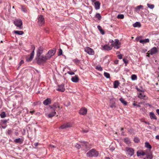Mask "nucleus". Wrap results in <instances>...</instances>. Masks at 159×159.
Returning a JSON list of instances; mask_svg holds the SVG:
<instances>
[{
  "mask_svg": "<svg viewBox=\"0 0 159 159\" xmlns=\"http://www.w3.org/2000/svg\"><path fill=\"white\" fill-rule=\"evenodd\" d=\"M48 59V58L47 56H44L43 55L36 57H35V60L37 61V63L39 65L45 63Z\"/></svg>",
  "mask_w": 159,
  "mask_h": 159,
  "instance_id": "nucleus-1",
  "label": "nucleus"
},
{
  "mask_svg": "<svg viewBox=\"0 0 159 159\" xmlns=\"http://www.w3.org/2000/svg\"><path fill=\"white\" fill-rule=\"evenodd\" d=\"M99 155V152L94 149H92L89 150L87 153V157H97Z\"/></svg>",
  "mask_w": 159,
  "mask_h": 159,
  "instance_id": "nucleus-2",
  "label": "nucleus"
},
{
  "mask_svg": "<svg viewBox=\"0 0 159 159\" xmlns=\"http://www.w3.org/2000/svg\"><path fill=\"white\" fill-rule=\"evenodd\" d=\"M14 24L17 28L19 29H22L23 23L22 20L20 19H16L14 21Z\"/></svg>",
  "mask_w": 159,
  "mask_h": 159,
  "instance_id": "nucleus-3",
  "label": "nucleus"
},
{
  "mask_svg": "<svg viewBox=\"0 0 159 159\" xmlns=\"http://www.w3.org/2000/svg\"><path fill=\"white\" fill-rule=\"evenodd\" d=\"M38 23L40 26H42L45 23V20L43 16L42 15H40L38 17Z\"/></svg>",
  "mask_w": 159,
  "mask_h": 159,
  "instance_id": "nucleus-4",
  "label": "nucleus"
},
{
  "mask_svg": "<svg viewBox=\"0 0 159 159\" xmlns=\"http://www.w3.org/2000/svg\"><path fill=\"white\" fill-rule=\"evenodd\" d=\"M56 52V49L55 48H53V49L50 50L47 53L46 55L48 57V58L49 59L55 54Z\"/></svg>",
  "mask_w": 159,
  "mask_h": 159,
  "instance_id": "nucleus-5",
  "label": "nucleus"
},
{
  "mask_svg": "<svg viewBox=\"0 0 159 159\" xmlns=\"http://www.w3.org/2000/svg\"><path fill=\"white\" fill-rule=\"evenodd\" d=\"M125 151L126 152V153L130 157L132 156L134 153V150L133 148L128 147L126 148Z\"/></svg>",
  "mask_w": 159,
  "mask_h": 159,
  "instance_id": "nucleus-6",
  "label": "nucleus"
},
{
  "mask_svg": "<svg viewBox=\"0 0 159 159\" xmlns=\"http://www.w3.org/2000/svg\"><path fill=\"white\" fill-rule=\"evenodd\" d=\"M115 41V42L113 43H112L111 45L112 46V47L113 46L116 49H119L120 47L121 43L118 39H116Z\"/></svg>",
  "mask_w": 159,
  "mask_h": 159,
  "instance_id": "nucleus-7",
  "label": "nucleus"
},
{
  "mask_svg": "<svg viewBox=\"0 0 159 159\" xmlns=\"http://www.w3.org/2000/svg\"><path fill=\"white\" fill-rule=\"evenodd\" d=\"M84 51L90 55H93L94 54L93 50L89 47H86L84 49Z\"/></svg>",
  "mask_w": 159,
  "mask_h": 159,
  "instance_id": "nucleus-8",
  "label": "nucleus"
},
{
  "mask_svg": "<svg viewBox=\"0 0 159 159\" xmlns=\"http://www.w3.org/2000/svg\"><path fill=\"white\" fill-rule=\"evenodd\" d=\"M56 90L61 92H64L65 90L64 84H61L58 85Z\"/></svg>",
  "mask_w": 159,
  "mask_h": 159,
  "instance_id": "nucleus-9",
  "label": "nucleus"
},
{
  "mask_svg": "<svg viewBox=\"0 0 159 159\" xmlns=\"http://www.w3.org/2000/svg\"><path fill=\"white\" fill-rule=\"evenodd\" d=\"M43 48L42 46L39 47L37 51L36 57L40 56L43 53Z\"/></svg>",
  "mask_w": 159,
  "mask_h": 159,
  "instance_id": "nucleus-10",
  "label": "nucleus"
},
{
  "mask_svg": "<svg viewBox=\"0 0 159 159\" xmlns=\"http://www.w3.org/2000/svg\"><path fill=\"white\" fill-rule=\"evenodd\" d=\"M81 145L85 148L87 149H89L90 148L89 147L90 144L87 142L85 141H81Z\"/></svg>",
  "mask_w": 159,
  "mask_h": 159,
  "instance_id": "nucleus-11",
  "label": "nucleus"
},
{
  "mask_svg": "<svg viewBox=\"0 0 159 159\" xmlns=\"http://www.w3.org/2000/svg\"><path fill=\"white\" fill-rule=\"evenodd\" d=\"M102 49L104 50L110 51L112 49V46L111 45L109 46V45L107 44H105L104 46H102Z\"/></svg>",
  "mask_w": 159,
  "mask_h": 159,
  "instance_id": "nucleus-12",
  "label": "nucleus"
},
{
  "mask_svg": "<svg viewBox=\"0 0 159 159\" xmlns=\"http://www.w3.org/2000/svg\"><path fill=\"white\" fill-rule=\"evenodd\" d=\"M72 126L71 124L69 123H68L61 125L60 128L61 129H65L71 127Z\"/></svg>",
  "mask_w": 159,
  "mask_h": 159,
  "instance_id": "nucleus-13",
  "label": "nucleus"
},
{
  "mask_svg": "<svg viewBox=\"0 0 159 159\" xmlns=\"http://www.w3.org/2000/svg\"><path fill=\"white\" fill-rule=\"evenodd\" d=\"M87 109L85 108H82L79 111V113L82 115H85L87 114Z\"/></svg>",
  "mask_w": 159,
  "mask_h": 159,
  "instance_id": "nucleus-14",
  "label": "nucleus"
},
{
  "mask_svg": "<svg viewBox=\"0 0 159 159\" xmlns=\"http://www.w3.org/2000/svg\"><path fill=\"white\" fill-rule=\"evenodd\" d=\"M148 52H150V54L151 55H152L158 52V49L156 47H154L151 48Z\"/></svg>",
  "mask_w": 159,
  "mask_h": 159,
  "instance_id": "nucleus-15",
  "label": "nucleus"
},
{
  "mask_svg": "<svg viewBox=\"0 0 159 159\" xmlns=\"http://www.w3.org/2000/svg\"><path fill=\"white\" fill-rule=\"evenodd\" d=\"M71 80L73 82L77 83L79 80V79L78 75H75V76L72 77Z\"/></svg>",
  "mask_w": 159,
  "mask_h": 159,
  "instance_id": "nucleus-16",
  "label": "nucleus"
},
{
  "mask_svg": "<svg viewBox=\"0 0 159 159\" xmlns=\"http://www.w3.org/2000/svg\"><path fill=\"white\" fill-rule=\"evenodd\" d=\"M34 51H32L30 53V57L29 58H26V61L27 62L31 61L34 58Z\"/></svg>",
  "mask_w": 159,
  "mask_h": 159,
  "instance_id": "nucleus-17",
  "label": "nucleus"
},
{
  "mask_svg": "<svg viewBox=\"0 0 159 159\" xmlns=\"http://www.w3.org/2000/svg\"><path fill=\"white\" fill-rule=\"evenodd\" d=\"M95 9L96 10H99L100 8L101 3L99 1H97L94 4Z\"/></svg>",
  "mask_w": 159,
  "mask_h": 159,
  "instance_id": "nucleus-18",
  "label": "nucleus"
},
{
  "mask_svg": "<svg viewBox=\"0 0 159 159\" xmlns=\"http://www.w3.org/2000/svg\"><path fill=\"white\" fill-rule=\"evenodd\" d=\"M51 103V100L50 98H48L46 100H44L43 102V103L45 105H47L50 104Z\"/></svg>",
  "mask_w": 159,
  "mask_h": 159,
  "instance_id": "nucleus-19",
  "label": "nucleus"
},
{
  "mask_svg": "<svg viewBox=\"0 0 159 159\" xmlns=\"http://www.w3.org/2000/svg\"><path fill=\"white\" fill-rule=\"evenodd\" d=\"M50 106L55 110H56L57 108H58L59 109L62 108V107L61 108L60 107L59 103L58 102L54 103L53 105Z\"/></svg>",
  "mask_w": 159,
  "mask_h": 159,
  "instance_id": "nucleus-20",
  "label": "nucleus"
},
{
  "mask_svg": "<svg viewBox=\"0 0 159 159\" xmlns=\"http://www.w3.org/2000/svg\"><path fill=\"white\" fill-rule=\"evenodd\" d=\"M24 141V139L22 138H19L18 139H16L14 142L16 143H19L20 144H22Z\"/></svg>",
  "mask_w": 159,
  "mask_h": 159,
  "instance_id": "nucleus-21",
  "label": "nucleus"
},
{
  "mask_svg": "<svg viewBox=\"0 0 159 159\" xmlns=\"http://www.w3.org/2000/svg\"><path fill=\"white\" fill-rule=\"evenodd\" d=\"M145 155L147 156V157L148 159H152L153 158V156H152V153L151 151H149L148 152L146 153Z\"/></svg>",
  "mask_w": 159,
  "mask_h": 159,
  "instance_id": "nucleus-22",
  "label": "nucleus"
},
{
  "mask_svg": "<svg viewBox=\"0 0 159 159\" xmlns=\"http://www.w3.org/2000/svg\"><path fill=\"white\" fill-rule=\"evenodd\" d=\"M149 116L150 119H155L157 120V119L156 116L153 112H150L149 113Z\"/></svg>",
  "mask_w": 159,
  "mask_h": 159,
  "instance_id": "nucleus-23",
  "label": "nucleus"
},
{
  "mask_svg": "<svg viewBox=\"0 0 159 159\" xmlns=\"http://www.w3.org/2000/svg\"><path fill=\"white\" fill-rule=\"evenodd\" d=\"M143 6L141 5L138 6L135 8L134 11L135 12H138L140 11V9H143Z\"/></svg>",
  "mask_w": 159,
  "mask_h": 159,
  "instance_id": "nucleus-24",
  "label": "nucleus"
},
{
  "mask_svg": "<svg viewBox=\"0 0 159 159\" xmlns=\"http://www.w3.org/2000/svg\"><path fill=\"white\" fill-rule=\"evenodd\" d=\"M149 42V40L148 39H142L139 40V42L143 44L145 43H148Z\"/></svg>",
  "mask_w": 159,
  "mask_h": 159,
  "instance_id": "nucleus-25",
  "label": "nucleus"
},
{
  "mask_svg": "<svg viewBox=\"0 0 159 159\" xmlns=\"http://www.w3.org/2000/svg\"><path fill=\"white\" fill-rule=\"evenodd\" d=\"M145 147L146 148H149V151H151V150L152 148V147L151 145L150 144V143L148 142H146L145 143Z\"/></svg>",
  "mask_w": 159,
  "mask_h": 159,
  "instance_id": "nucleus-26",
  "label": "nucleus"
},
{
  "mask_svg": "<svg viewBox=\"0 0 159 159\" xmlns=\"http://www.w3.org/2000/svg\"><path fill=\"white\" fill-rule=\"evenodd\" d=\"M137 154L138 157H139L141 156H144L146 154V153L144 152L143 151H142L141 152L137 151Z\"/></svg>",
  "mask_w": 159,
  "mask_h": 159,
  "instance_id": "nucleus-27",
  "label": "nucleus"
},
{
  "mask_svg": "<svg viewBox=\"0 0 159 159\" xmlns=\"http://www.w3.org/2000/svg\"><path fill=\"white\" fill-rule=\"evenodd\" d=\"M120 84V83L118 80L115 81L113 83L114 88H116L118 87V85Z\"/></svg>",
  "mask_w": 159,
  "mask_h": 159,
  "instance_id": "nucleus-28",
  "label": "nucleus"
},
{
  "mask_svg": "<svg viewBox=\"0 0 159 159\" xmlns=\"http://www.w3.org/2000/svg\"><path fill=\"white\" fill-rule=\"evenodd\" d=\"M97 28L100 31V33L102 34L103 35L105 34V31H104V30H102V28L101 26L100 25H98L97 26Z\"/></svg>",
  "mask_w": 159,
  "mask_h": 159,
  "instance_id": "nucleus-29",
  "label": "nucleus"
},
{
  "mask_svg": "<svg viewBox=\"0 0 159 159\" xmlns=\"http://www.w3.org/2000/svg\"><path fill=\"white\" fill-rule=\"evenodd\" d=\"M133 26L134 27H140L141 26V24L140 22H136L135 23L133 24Z\"/></svg>",
  "mask_w": 159,
  "mask_h": 159,
  "instance_id": "nucleus-30",
  "label": "nucleus"
},
{
  "mask_svg": "<svg viewBox=\"0 0 159 159\" xmlns=\"http://www.w3.org/2000/svg\"><path fill=\"white\" fill-rule=\"evenodd\" d=\"M146 96L143 93H140L138 95V97L140 99H145Z\"/></svg>",
  "mask_w": 159,
  "mask_h": 159,
  "instance_id": "nucleus-31",
  "label": "nucleus"
},
{
  "mask_svg": "<svg viewBox=\"0 0 159 159\" xmlns=\"http://www.w3.org/2000/svg\"><path fill=\"white\" fill-rule=\"evenodd\" d=\"M14 33H15L17 34L20 35H22L24 33V32L23 31H18V30L14 31Z\"/></svg>",
  "mask_w": 159,
  "mask_h": 159,
  "instance_id": "nucleus-32",
  "label": "nucleus"
},
{
  "mask_svg": "<svg viewBox=\"0 0 159 159\" xmlns=\"http://www.w3.org/2000/svg\"><path fill=\"white\" fill-rule=\"evenodd\" d=\"M120 101L121 102L123 103L124 105H127V102L125 101L124 98H122L121 97L119 99Z\"/></svg>",
  "mask_w": 159,
  "mask_h": 159,
  "instance_id": "nucleus-33",
  "label": "nucleus"
},
{
  "mask_svg": "<svg viewBox=\"0 0 159 159\" xmlns=\"http://www.w3.org/2000/svg\"><path fill=\"white\" fill-rule=\"evenodd\" d=\"M124 141L127 144H129L130 143L129 139L128 137L124 138Z\"/></svg>",
  "mask_w": 159,
  "mask_h": 159,
  "instance_id": "nucleus-34",
  "label": "nucleus"
},
{
  "mask_svg": "<svg viewBox=\"0 0 159 159\" xmlns=\"http://www.w3.org/2000/svg\"><path fill=\"white\" fill-rule=\"evenodd\" d=\"M56 114V112H51L48 115V117L49 118H52Z\"/></svg>",
  "mask_w": 159,
  "mask_h": 159,
  "instance_id": "nucleus-35",
  "label": "nucleus"
},
{
  "mask_svg": "<svg viewBox=\"0 0 159 159\" xmlns=\"http://www.w3.org/2000/svg\"><path fill=\"white\" fill-rule=\"evenodd\" d=\"M0 116L1 118H3L6 117L7 115L5 111H2L0 114Z\"/></svg>",
  "mask_w": 159,
  "mask_h": 159,
  "instance_id": "nucleus-36",
  "label": "nucleus"
},
{
  "mask_svg": "<svg viewBox=\"0 0 159 159\" xmlns=\"http://www.w3.org/2000/svg\"><path fill=\"white\" fill-rule=\"evenodd\" d=\"M73 61L75 63L76 65H78V64L80 62V60H78L77 58L74 59L73 60Z\"/></svg>",
  "mask_w": 159,
  "mask_h": 159,
  "instance_id": "nucleus-37",
  "label": "nucleus"
},
{
  "mask_svg": "<svg viewBox=\"0 0 159 159\" xmlns=\"http://www.w3.org/2000/svg\"><path fill=\"white\" fill-rule=\"evenodd\" d=\"M95 17L99 20H100L102 18V16L99 13H97L95 16Z\"/></svg>",
  "mask_w": 159,
  "mask_h": 159,
  "instance_id": "nucleus-38",
  "label": "nucleus"
},
{
  "mask_svg": "<svg viewBox=\"0 0 159 159\" xmlns=\"http://www.w3.org/2000/svg\"><path fill=\"white\" fill-rule=\"evenodd\" d=\"M95 68L98 71H102L103 70V69L101 66L99 65L97 66Z\"/></svg>",
  "mask_w": 159,
  "mask_h": 159,
  "instance_id": "nucleus-39",
  "label": "nucleus"
},
{
  "mask_svg": "<svg viewBox=\"0 0 159 159\" xmlns=\"http://www.w3.org/2000/svg\"><path fill=\"white\" fill-rule=\"evenodd\" d=\"M104 75L107 78H110V75L109 73L107 72H104Z\"/></svg>",
  "mask_w": 159,
  "mask_h": 159,
  "instance_id": "nucleus-40",
  "label": "nucleus"
},
{
  "mask_svg": "<svg viewBox=\"0 0 159 159\" xmlns=\"http://www.w3.org/2000/svg\"><path fill=\"white\" fill-rule=\"evenodd\" d=\"M131 78L132 80H134L137 79V76L135 75H131Z\"/></svg>",
  "mask_w": 159,
  "mask_h": 159,
  "instance_id": "nucleus-41",
  "label": "nucleus"
},
{
  "mask_svg": "<svg viewBox=\"0 0 159 159\" xmlns=\"http://www.w3.org/2000/svg\"><path fill=\"white\" fill-rule=\"evenodd\" d=\"M12 131L11 129H8L7 132V134L8 135H11Z\"/></svg>",
  "mask_w": 159,
  "mask_h": 159,
  "instance_id": "nucleus-42",
  "label": "nucleus"
},
{
  "mask_svg": "<svg viewBox=\"0 0 159 159\" xmlns=\"http://www.w3.org/2000/svg\"><path fill=\"white\" fill-rule=\"evenodd\" d=\"M147 6L151 9H152L154 8V5L153 4H151L149 3H148L147 4Z\"/></svg>",
  "mask_w": 159,
  "mask_h": 159,
  "instance_id": "nucleus-43",
  "label": "nucleus"
},
{
  "mask_svg": "<svg viewBox=\"0 0 159 159\" xmlns=\"http://www.w3.org/2000/svg\"><path fill=\"white\" fill-rule=\"evenodd\" d=\"M9 120V119L7 120H1V122L2 124H5Z\"/></svg>",
  "mask_w": 159,
  "mask_h": 159,
  "instance_id": "nucleus-44",
  "label": "nucleus"
},
{
  "mask_svg": "<svg viewBox=\"0 0 159 159\" xmlns=\"http://www.w3.org/2000/svg\"><path fill=\"white\" fill-rule=\"evenodd\" d=\"M117 18L118 19H123L124 18V16L123 14H119L117 16Z\"/></svg>",
  "mask_w": 159,
  "mask_h": 159,
  "instance_id": "nucleus-45",
  "label": "nucleus"
},
{
  "mask_svg": "<svg viewBox=\"0 0 159 159\" xmlns=\"http://www.w3.org/2000/svg\"><path fill=\"white\" fill-rule=\"evenodd\" d=\"M62 51L61 49H59V51L58 53V56H60L61 55H62Z\"/></svg>",
  "mask_w": 159,
  "mask_h": 159,
  "instance_id": "nucleus-46",
  "label": "nucleus"
},
{
  "mask_svg": "<svg viewBox=\"0 0 159 159\" xmlns=\"http://www.w3.org/2000/svg\"><path fill=\"white\" fill-rule=\"evenodd\" d=\"M49 107L50 108V111L51 112H56L55 111L56 110L54 108L53 109L52 107H51L50 106H49Z\"/></svg>",
  "mask_w": 159,
  "mask_h": 159,
  "instance_id": "nucleus-47",
  "label": "nucleus"
},
{
  "mask_svg": "<svg viewBox=\"0 0 159 159\" xmlns=\"http://www.w3.org/2000/svg\"><path fill=\"white\" fill-rule=\"evenodd\" d=\"M24 61L23 60H21L20 63L19 64V66L18 68L21 65L24 63Z\"/></svg>",
  "mask_w": 159,
  "mask_h": 159,
  "instance_id": "nucleus-48",
  "label": "nucleus"
},
{
  "mask_svg": "<svg viewBox=\"0 0 159 159\" xmlns=\"http://www.w3.org/2000/svg\"><path fill=\"white\" fill-rule=\"evenodd\" d=\"M75 147L77 148L78 149H79L81 148V145L80 144L77 143L75 145Z\"/></svg>",
  "mask_w": 159,
  "mask_h": 159,
  "instance_id": "nucleus-49",
  "label": "nucleus"
},
{
  "mask_svg": "<svg viewBox=\"0 0 159 159\" xmlns=\"http://www.w3.org/2000/svg\"><path fill=\"white\" fill-rule=\"evenodd\" d=\"M134 141L135 143H138L139 141V140L138 138H136L134 139Z\"/></svg>",
  "mask_w": 159,
  "mask_h": 159,
  "instance_id": "nucleus-50",
  "label": "nucleus"
},
{
  "mask_svg": "<svg viewBox=\"0 0 159 159\" xmlns=\"http://www.w3.org/2000/svg\"><path fill=\"white\" fill-rule=\"evenodd\" d=\"M21 10L24 12H26L27 11L26 9L25 8H24L23 7H21Z\"/></svg>",
  "mask_w": 159,
  "mask_h": 159,
  "instance_id": "nucleus-51",
  "label": "nucleus"
},
{
  "mask_svg": "<svg viewBox=\"0 0 159 159\" xmlns=\"http://www.w3.org/2000/svg\"><path fill=\"white\" fill-rule=\"evenodd\" d=\"M67 73H68L69 75H74L75 74V73L74 72H72V71H68L67 72Z\"/></svg>",
  "mask_w": 159,
  "mask_h": 159,
  "instance_id": "nucleus-52",
  "label": "nucleus"
},
{
  "mask_svg": "<svg viewBox=\"0 0 159 159\" xmlns=\"http://www.w3.org/2000/svg\"><path fill=\"white\" fill-rule=\"evenodd\" d=\"M123 60L125 64V66H126V64L128 63L127 60L125 59H123Z\"/></svg>",
  "mask_w": 159,
  "mask_h": 159,
  "instance_id": "nucleus-53",
  "label": "nucleus"
},
{
  "mask_svg": "<svg viewBox=\"0 0 159 159\" xmlns=\"http://www.w3.org/2000/svg\"><path fill=\"white\" fill-rule=\"evenodd\" d=\"M133 105L134 106H136L137 107H140V105H139V104H136V103H134L133 104Z\"/></svg>",
  "mask_w": 159,
  "mask_h": 159,
  "instance_id": "nucleus-54",
  "label": "nucleus"
},
{
  "mask_svg": "<svg viewBox=\"0 0 159 159\" xmlns=\"http://www.w3.org/2000/svg\"><path fill=\"white\" fill-rule=\"evenodd\" d=\"M141 38H142V37L141 36H140V37H137L136 38V40L137 41H139V40H140V39H141Z\"/></svg>",
  "mask_w": 159,
  "mask_h": 159,
  "instance_id": "nucleus-55",
  "label": "nucleus"
},
{
  "mask_svg": "<svg viewBox=\"0 0 159 159\" xmlns=\"http://www.w3.org/2000/svg\"><path fill=\"white\" fill-rule=\"evenodd\" d=\"M118 58L119 59H121L122 58V55L121 54H120L118 56Z\"/></svg>",
  "mask_w": 159,
  "mask_h": 159,
  "instance_id": "nucleus-56",
  "label": "nucleus"
},
{
  "mask_svg": "<svg viewBox=\"0 0 159 159\" xmlns=\"http://www.w3.org/2000/svg\"><path fill=\"white\" fill-rule=\"evenodd\" d=\"M82 132L83 133H87L88 132V130H85L84 129H82Z\"/></svg>",
  "mask_w": 159,
  "mask_h": 159,
  "instance_id": "nucleus-57",
  "label": "nucleus"
},
{
  "mask_svg": "<svg viewBox=\"0 0 159 159\" xmlns=\"http://www.w3.org/2000/svg\"><path fill=\"white\" fill-rule=\"evenodd\" d=\"M118 61H119L117 60H116L114 61V62L115 64H118Z\"/></svg>",
  "mask_w": 159,
  "mask_h": 159,
  "instance_id": "nucleus-58",
  "label": "nucleus"
},
{
  "mask_svg": "<svg viewBox=\"0 0 159 159\" xmlns=\"http://www.w3.org/2000/svg\"><path fill=\"white\" fill-rule=\"evenodd\" d=\"M136 89L139 92H142V90H141L140 89H139L137 87H136Z\"/></svg>",
  "mask_w": 159,
  "mask_h": 159,
  "instance_id": "nucleus-59",
  "label": "nucleus"
},
{
  "mask_svg": "<svg viewBox=\"0 0 159 159\" xmlns=\"http://www.w3.org/2000/svg\"><path fill=\"white\" fill-rule=\"evenodd\" d=\"M35 111L34 110H33L32 111H30V113L32 115L33 114V113H34V112H35Z\"/></svg>",
  "mask_w": 159,
  "mask_h": 159,
  "instance_id": "nucleus-60",
  "label": "nucleus"
},
{
  "mask_svg": "<svg viewBox=\"0 0 159 159\" xmlns=\"http://www.w3.org/2000/svg\"><path fill=\"white\" fill-rule=\"evenodd\" d=\"M38 143H34V145L35 147H37L38 146Z\"/></svg>",
  "mask_w": 159,
  "mask_h": 159,
  "instance_id": "nucleus-61",
  "label": "nucleus"
},
{
  "mask_svg": "<svg viewBox=\"0 0 159 159\" xmlns=\"http://www.w3.org/2000/svg\"><path fill=\"white\" fill-rule=\"evenodd\" d=\"M156 139H157L159 140V135H157L156 136Z\"/></svg>",
  "mask_w": 159,
  "mask_h": 159,
  "instance_id": "nucleus-62",
  "label": "nucleus"
},
{
  "mask_svg": "<svg viewBox=\"0 0 159 159\" xmlns=\"http://www.w3.org/2000/svg\"><path fill=\"white\" fill-rule=\"evenodd\" d=\"M109 42L111 43H113L114 41L112 39H110L109 40Z\"/></svg>",
  "mask_w": 159,
  "mask_h": 159,
  "instance_id": "nucleus-63",
  "label": "nucleus"
},
{
  "mask_svg": "<svg viewBox=\"0 0 159 159\" xmlns=\"http://www.w3.org/2000/svg\"><path fill=\"white\" fill-rule=\"evenodd\" d=\"M157 113L159 115V109H157L156 110Z\"/></svg>",
  "mask_w": 159,
  "mask_h": 159,
  "instance_id": "nucleus-64",
  "label": "nucleus"
}]
</instances>
